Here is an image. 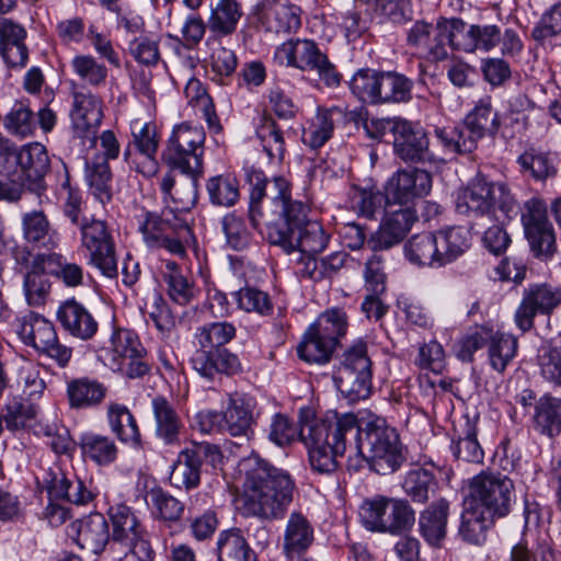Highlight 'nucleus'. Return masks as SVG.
<instances>
[{"label":"nucleus","instance_id":"nucleus-1","mask_svg":"<svg viewBox=\"0 0 561 561\" xmlns=\"http://www.w3.org/2000/svg\"><path fill=\"white\" fill-rule=\"evenodd\" d=\"M249 184L248 215L252 227L265 229L271 244L282 247L287 253L299 250L306 255L324 251L330 236L322 225L308 220V206L291 197V185L283 176L268 180L263 171H245Z\"/></svg>","mask_w":561,"mask_h":561},{"label":"nucleus","instance_id":"nucleus-2","mask_svg":"<svg viewBox=\"0 0 561 561\" xmlns=\"http://www.w3.org/2000/svg\"><path fill=\"white\" fill-rule=\"evenodd\" d=\"M239 468L243 474L240 501L245 514L270 522L284 518L296 488L290 473L259 455L242 459Z\"/></svg>","mask_w":561,"mask_h":561},{"label":"nucleus","instance_id":"nucleus-3","mask_svg":"<svg viewBox=\"0 0 561 561\" xmlns=\"http://www.w3.org/2000/svg\"><path fill=\"white\" fill-rule=\"evenodd\" d=\"M299 422V438L308 449L311 469L319 474H334L336 458L344 455L348 436L356 434V416L344 413L318 419L310 408H302Z\"/></svg>","mask_w":561,"mask_h":561},{"label":"nucleus","instance_id":"nucleus-4","mask_svg":"<svg viewBox=\"0 0 561 561\" xmlns=\"http://www.w3.org/2000/svg\"><path fill=\"white\" fill-rule=\"evenodd\" d=\"M352 437L358 455L378 474L393 473L405 460L398 432L383 417L373 415L364 427L356 420V434Z\"/></svg>","mask_w":561,"mask_h":561},{"label":"nucleus","instance_id":"nucleus-5","mask_svg":"<svg viewBox=\"0 0 561 561\" xmlns=\"http://www.w3.org/2000/svg\"><path fill=\"white\" fill-rule=\"evenodd\" d=\"M456 208L460 214L489 218L500 210L512 218L517 214V201L505 183L479 173L458 193Z\"/></svg>","mask_w":561,"mask_h":561},{"label":"nucleus","instance_id":"nucleus-6","mask_svg":"<svg viewBox=\"0 0 561 561\" xmlns=\"http://www.w3.org/2000/svg\"><path fill=\"white\" fill-rule=\"evenodd\" d=\"M362 525L369 531L400 536L412 529L415 511L404 499L374 495L358 508Z\"/></svg>","mask_w":561,"mask_h":561},{"label":"nucleus","instance_id":"nucleus-7","mask_svg":"<svg viewBox=\"0 0 561 561\" xmlns=\"http://www.w3.org/2000/svg\"><path fill=\"white\" fill-rule=\"evenodd\" d=\"M274 61L279 66L296 68L302 72L314 73L328 88H335L341 82V73L323 53L319 45L308 38H291L274 51Z\"/></svg>","mask_w":561,"mask_h":561},{"label":"nucleus","instance_id":"nucleus-8","mask_svg":"<svg viewBox=\"0 0 561 561\" xmlns=\"http://www.w3.org/2000/svg\"><path fill=\"white\" fill-rule=\"evenodd\" d=\"M460 26L459 18L440 16L435 24L417 20L407 31L405 42L417 58L439 62L448 58V47L456 50V32Z\"/></svg>","mask_w":561,"mask_h":561},{"label":"nucleus","instance_id":"nucleus-9","mask_svg":"<svg viewBox=\"0 0 561 561\" xmlns=\"http://www.w3.org/2000/svg\"><path fill=\"white\" fill-rule=\"evenodd\" d=\"M371 366L367 344L363 340L354 342L342 353L334 381L350 402L364 400L370 396Z\"/></svg>","mask_w":561,"mask_h":561},{"label":"nucleus","instance_id":"nucleus-10","mask_svg":"<svg viewBox=\"0 0 561 561\" xmlns=\"http://www.w3.org/2000/svg\"><path fill=\"white\" fill-rule=\"evenodd\" d=\"M205 138L202 126L181 123L173 127L162 158L171 170L202 174Z\"/></svg>","mask_w":561,"mask_h":561},{"label":"nucleus","instance_id":"nucleus-11","mask_svg":"<svg viewBox=\"0 0 561 561\" xmlns=\"http://www.w3.org/2000/svg\"><path fill=\"white\" fill-rule=\"evenodd\" d=\"M467 496L497 520L507 517L516 503L514 481L493 471H481L471 478Z\"/></svg>","mask_w":561,"mask_h":561},{"label":"nucleus","instance_id":"nucleus-12","mask_svg":"<svg viewBox=\"0 0 561 561\" xmlns=\"http://www.w3.org/2000/svg\"><path fill=\"white\" fill-rule=\"evenodd\" d=\"M77 228L80 247L88 252V263L102 275L115 278L118 274L116 245L107 222L91 216Z\"/></svg>","mask_w":561,"mask_h":561},{"label":"nucleus","instance_id":"nucleus-13","mask_svg":"<svg viewBox=\"0 0 561 561\" xmlns=\"http://www.w3.org/2000/svg\"><path fill=\"white\" fill-rule=\"evenodd\" d=\"M522 225L534 256L550 260L558 251L557 233L548 218V206L540 197H531L524 203Z\"/></svg>","mask_w":561,"mask_h":561},{"label":"nucleus","instance_id":"nucleus-14","mask_svg":"<svg viewBox=\"0 0 561 561\" xmlns=\"http://www.w3.org/2000/svg\"><path fill=\"white\" fill-rule=\"evenodd\" d=\"M19 336L24 344L32 346L39 356H44L58 367L68 366L72 348L60 343L54 324L42 316L30 313L23 317Z\"/></svg>","mask_w":561,"mask_h":561},{"label":"nucleus","instance_id":"nucleus-15","mask_svg":"<svg viewBox=\"0 0 561 561\" xmlns=\"http://www.w3.org/2000/svg\"><path fill=\"white\" fill-rule=\"evenodd\" d=\"M221 459L222 454L217 445L194 443L178 455L170 472V483L180 490H194L201 483L202 466L209 465L215 468Z\"/></svg>","mask_w":561,"mask_h":561},{"label":"nucleus","instance_id":"nucleus-16","mask_svg":"<svg viewBox=\"0 0 561 561\" xmlns=\"http://www.w3.org/2000/svg\"><path fill=\"white\" fill-rule=\"evenodd\" d=\"M111 367L129 379L141 378L150 371L147 351L136 332L116 329L107 347Z\"/></svg>","mask_w":561,"mask_h":561},{"label":"nucleus","instance_id":"nucleus-17","mask_svg":"<svg viewBox=\"0 0 561 561\" xmlns=\"http://www.w3.org/2000/svg\"><path fill=\"white\" fill-rule=\"evenodd\" d=\"M561 306V288L548 283L529 284L523 289L514 312V323L524 334L535 328L537 316L550 317Z\"/></svg>","mask_w":561,"mask_h":561},{"label":"nucleus","instance_id":"nucleus-18","mask_svg":"<svg viewBox=\"0 0 561 561\" xmlns=\"http://www.w3.org/2000/svg\"><path fill=\"white\" fill-rule=\"evenodd\" d=\"M9 176L19 181L28 191L41 196L46 191L45 175L50 161L47 149L39 142H30L16 148Z\"/></svg>","mask_w":561,"mask_h":561},{"label":"nucleus","instance_id":"nucleus-19","mask_svg":"<svg viewBox=\"0 0 561 561\" xmlns=\"http://www.w3.org/2000/svg\"><path fill=\"white\" fill-rule=\"evenodd\" d=\"M169 214L146 213L144 219L139 222V231L149 249L165 250L173 255L183 256L185 247L180 240V234L188 231V227L178 218L172 222L168 218Z\"/></svg>","mask_w":561,"mask_h":561},{"label":"nucleus","instance_id":"nucleus-20","mask_svg":"<svg viewBox=\"0 0 561 561\" xmlns=\"http://www.w3.org/2000/svg\"><path fill=\"white\" fill-rule=\"evenodd\" d=\"M69 113L71 128L76 138L83 145L94 147L103 119L102 99L88 90L73 91Z\"/></svg>","mask_w":561,"mask_h":561},{"label":"nucleus","instance_id":"nucleus-21","mask_svg":"<svg viewBox=\"0 0 561 561\" xmlns=\"http://www.w3.org/2000/svg\"><path fill=\"white\" fill-rule=\"evenodd\" d=\"M37 480L50 501L60 500L76 505H87L94 496L81 479L64 471L57 463L44 470L42 478Z\"/></svg>","mask_w":561,"mask_h":561},{"label":"nucleus","instance_id":"nucleus-22","mask_svg":"<svg viewBox=\"0 0 561 561\" xmlns=\"http://www.w3.org/2000/svg\"><path fill=\"white\" fill-rule=\"evenodd\" d=\"M432 185V174L426 170L404 168L399 169L387 180L385 190L393 204L407 207L409 203L428 195Z\"/></svg>","mask_w":561,"mask_h":561},{"label":"nucleus","instance_id":"nucleus-23","mask_svg":"<svg viewBox=\"0 0 561 561\" xmlns=\"http://www.w3.org/2000/svg\"><path fill=\"white\" fill-rule=\"evenodd\" d=\"M416 220L411 207H399L387 210L378 229L367 239V245L373 252L389 250L400 244Z\"/></svg>","mask_w":561,"mask_h":561},{"label":"nucleus","instance_id":"nucleus-24","mask_svg":"<svg viewBox=\"0 0 561 561\" xmlns=\"http://www.w3.org/2000/svg\"><path fill=\"white\" fill-rule=\"evenodd\" d=\"M194 371L208 381L221 375L233 376L242 371V364L237 354L227 347L203 348L195 346L191 357Z\"/></svg>","mask_w":561,"mask_h":561},{"label":"nucleus","instance_id":"nucleus-25","mask_svg":"<svg viewBox=\"0 0 561 561\" xmlns=\"http://www.w3.org/2000/svg\"><path fill=\"white\" fill-rule=\"evenodd\" d=\"M69 536L73 538L80 549L100 556V561H105V552L110 547L112 536H110L107 522L102 514H90L71 523Z\"/></svg>","mask_w":561,"mask_h":561},{"label":"nucleus","instance_id":"nucleus-26","mask_svg":"<svg viewBox=\"0 0 561 561\" xmlns=\"http://www.w3.org/2000/svg\"><path fill=\"white\" fill-rule=\"evenodd\" d=\"M392 145L394 154L404 162L424 163L433 160L427 135L419 124L402 118Z\"/></svg>","mask_w":561,"mask_h":561},{"label":"nucleus","instance_id":"nucleus-27","mask_svg":"<svg viewBox=\"0 0 561 561\" xmlns=\"http://www.w3.org/2000/svg\"><path fill=\"white\" fill-rule=\"evenodd\" d=\"M107 515L112 525L110 550L115 547H130L133 543L148 541L146 530L135 511L125 503H116L108 507Z\"/></svg>","mask_w":561,"mask_h":561},{"label":"nucleus","instance_id":"nucleus-28","mask_svg":"<svg viewBox=\"0 0 561 561\" xmlns=\"http://www.w3.org/2000/svg\"><path fill=\"white\" fill-rule=\"evenodd\" d=\"M257 16L267 32L288 34L301 25V9L289 0H261Z\"/></svg>","mask_w":561,"mask_h":561},{"label":"nucleus","instance_id":"nucleus-29","mask_svg":"<svg viewBox=\"0 0 561 561\" xmlns=\"http://www.w3.org/2000/svg\"><path fill=\"white\" fill-rule=\"evenodd\" d=\"M497 519L468 496L463 499L458 535L467 543L481 546Z\"/></svg>","mask_w":561,"mask_h":561},{"label":"nucleus","instance_id":"nucleus-30","mask_svg":"<svg viewBox=\"0 0 561 561\" xmlns=\"http://www.w3.org/2000/svg\"><path fill=\"white\" fill-rule=\"evenodd\" d=\"M56 317L69 335L82 341L92 339L99 329V323L92 313L73 298L58 307Z\"/></svg>","mask_w":561,"mask_h":561},{"label":"nucleus","instance_id":"nucleus-31","mask_svg":"<svg viewBox=\"0 0 561 561\" xmlns=\"http://www.w3.org/2000/svg\"><path fill=\"white\" fill-rule=\"evenodd\" d=\"M449 507L446 499H438L419 514L417 531L431 547L439 548L446 539Z\"/></svg>","mask_w":561,"mask_h":561},{"label":"nucleus","instance_id":"nucleus-32","mask_svg":"<svg viewBox=\"0 0 561 561\" xmlns=\"http://www.w3.org/2000/svg\"><path fill=\"white\" fill-rule=\"evenodd\" d=\"M347 121V113L340 106L318 107L316 115L302 130V142L311 149L321 148L332 136L334 128Z\"/></svg>","mask_w":561,"mask_h":561},{"label":"nucleus","instance_id":"nucleus-33","mask_svg":"<svg viewBox=\"0 0 561 561\" xmlns=\"http://www.w3.org/2000/svg\"><path fill=\"white\" fill-rule=\"evenodd\" d=\"M255 400L247 394L230 393L224 410L225 431L231 436L249 438L253 433L252 426L255 423Z\"/></svg>","mask_w":561,"mask_h":561},{"label":"nucleus","instance_id":"nucleus-34","mask_svg":"<svg viewBox=\"0 0 561 561\" xmlns=\"http://www.w3.org/2000/svg\"><path fill=\"white\" fill-rule=\"evenodd\" d=\"M23 240L37 248L54 250L59 244V233L42 209H32L21 216Z\"/></svg>","mask_w":561,"mask_h":561},{"label":"nucleus","instance_id":"nucleus-35","mask_svg":"<svg viewBox=\"0 0 561 561\" xmlns=\"http://www.w3.org/2000/svg\"><path fill=\"white\" fill-rule=\"evenodd\" d=\"M392 204L387 191L381 192L375 185H352L348 191L350 208L367 219H377L379 215H386L387 210H392Z\"/></svg>","mask_w":561,"mask_h":561},{"label":"nucleus","instance_id":"nucleus-36","mask_svg":"<svg viewBox=\"0 0 561 561\" xmlns=\"http://www.w3.org/2000/svg\"><path fill=\"white\" fill-rule=\"evenodd\" d=\"M243 8L238 0H216L209 4L208 31L215 39L231 37L243 16Z\"/></svg>","mask_w":561,"mask_h":561},{"label":"nucleus","instance_id":"nucleus-37","mask_svg":"<svg viewBox=\"0 0 561 561\" xmlns=\"http://www.w3.org/2000/svg\"><path fill=\"white\" fill-rule=\"evenodd\" d=\"M151 410L154 419V434L165 445L180 443L183 423L174 404L162 394L151 399Z\"/></svg>","mask_w":561,"mask_h":561},{"label":"nucleus","instance_id":"nucleus-38","mask_svg":"<svg viewBox=\"0 0 561 561\" xmlns=\"http://www.w3.org/2000/svg\"><path fill=\"white\" fill-rule=\"evenodd\" d=\"M456 50L473 53L476 50L489 51L496 47L502 39V32L497 25L467 24L461 20V26L456 32Z\"/></svg>","mask_w":561,"mask_h":561},{"label":"nucleus","instance_id":"nucleus-39","mask_svg":"<svg viewBox=\"0 0 561 561\" xmlns=\"http://www.w3.org/2000/svg\"><path fill=\"white\" fill-rule=\"evenodd\" d=\"M439 245L436 233H419L404 244V253L413 265L438 268L444 266Z\"/></svg>","mask_w":561,"mask_h":561},{"label":"nucleus","instance_id":"nucleus-40","mask_svg":"<svg viewBox=\"0 0 561 561\" xmlns=\"http://www.w3.org/2000/svg\"><path fill=\"white\" fill-rule=\"evenodd\" d=\"M313 541V527L299 512H293L284 531L283 551L287 558H295L306 552Z\"/></svg>","mask_w":561,"mask_h":561},{"label":"nucleus","instance_id":"nucleus-41","mask_svg":"<svg viewBox=\"0 0 561 561\" xmlns=\"http://www.w3.org/2000/svg\"><path fill=\"white\" fill-rule=\"evenodd\" d=\"M534 430L540 435L554 438L561 433V399L549 393L535 403Z\"/></svg>","mask_w":561,"mask_h":561},{"label":"nucleus","instance_id":"nucleus-42","mask_svg":"<svg viewBox=\"0 0 561 561\" xmlns=\"http://www.w3.org/2000/svg\"><path fill=\"white\" fill-rule=\"evenodd\" d=\"M47 263L44 253L33 257L31 268L24 276L23 289L30 306L44 305L50 293V280L47 276Z\"/></svg>","mask_w":561,"mask_h":561},{"label":"nucleus","instance_id":"nucleus-43","mask_svg":"<svg viewBox=\"0 0 561 561\" xmlns=\"http://www.w3.org/2000/svg\"><path fill=\"white\" fill-rule=\"evenodd\" d=\"M106 387L88 377L76 378L67 383V397L72 409H90L100 405L106 397Z\"/></svg>","mask_w":561,"mask_h":561},{"label":"nucleus","instance_id":"nucleus-44","mask_svg":"<svg viewBox=\"0 0 561 561\" xmlns=\"http://www.w3.org/2000/svg\"><path fill=\"white\" fill-rule=\"evenodd\" d=\"M216 552L218 561H257L256 553L240 528L220 531L216 542Z\"/></svg>","mask_w":561,"mask_h":561},{"label":"nucleus","instance_id":"nucleus-45","mask_svg":"<svg viewBox=\"0 0 561 561\" xmlns=\"http://www.w3.org/2000/svg\"><path fill=\"white\" fill-rule=\"evenodd\" d=\"M413 81L397 71H381L377 104L408 103L412 100Z\"/></svg>","mask_w":561,"mask_h":561},{"label":"nucleus","instance_id":"nucleus-46","mask_svg":"<svg viewBox=\"0 0 561 561\" xmlns=\"http://www.w3.org/2000/svg\"><path fill=\"white\" fill-rule=\"evenodd\" d=\"M84 179L96 199L102 204L111 201L112 172L106 158L94 154L92 158L87 159Z\"/></svg>","mask_w":561,"mask_h":561},{"label":"nucleus","instance_id":"nucleus-47","mask_svg":"<svg viewBox=\"0 0 561 561\" xmlns=\"http://www.w3.org/2000/svg\"><path fill=\"white\" fill-rule=\"evenodd\" d=\"M435 135L450 153H468L476 149L477 144L484 136L476 133L471 126L463 122L462 126L436 128Z\"/></svg>","mask_w":561,"mask_h":561},{"label":"nucleus","instance_id":"nucleus-48","mask_svg":"<svg viewBox=\"0 0 561 561\" xmlns=\"http://www.w3.org/2000/svg\"><path fill=\"white\" fill-rule=\"evenodd\" d=\"M444 266L453 263L471 247V233L462 226H454L435 232Z\"/></svg>","mask_w":561,"mask_h":561},{"label":"nucleus","instance_id":"nucleus-49","mask_svg":"<svg viewBox=\"0 0 561 561\" xmlns=\"http://www.w3.org/2000/svg\"><path fill=\"white\" fill-rule=\"evenodd\" d=\"M107 421L111 431L126 444H140V431L137 421L129 409L119 403H111L107 408Z\"/></svg>","mask_w":561,"mask_h":561},{"label":"nucleus","instance_id":"nucleus-50","mask_svg":"<svg viewBox=\"0 0 561 561\" xmlns=\"http://www.w3.org/2000/svg\"><path fill=\"white\" fill-rule=\"evenodd\" d=\"M336 348L334 344L308 327L297 345V355L308 364L325 365L332 359Z\"/></svg>","mask_w":561,"mask_h":561},{"label":"nucleus","instance_id":"nucleus-51","mask_svg":"<svg viewBox=\"0 0 561 561\" xmlns=\"http://www.w3.org/2000/svg\"><path fill=\"white\" fill-rule=\"evenodd\" d=\"M79 447L85 458L101 466L114 462L118 455V448L111 437L95 433L82 434Z\"/></svg>","mask_w":561,"mask_h":561},{"label":"nucleus","instance_id":"nucleus-52","mask_svg":"<svg viewBox=\"0 0 561 561\" xmlns=\"http://www.w3.org/2000/svg\"><path fill=\"white\" fill-rule=\"evenodd\" d=\"M256 136L271 161L284 160L286 152L284 131L272 116L264 115L261 118L256 126Z\"/></svg>","mask_w":561,"mask_h":561},{"label":"nucleus","instance_id":"nucleus-53","mask_svg":"<svg viewBox=\"0 0 561 561\" xmlns=\"http://www.w3.org/2000/svg\"><path fill=\"white\" fill-rule=\"evenodd\" d=\"M163 280L168 286V295L178 305L186 306L196 297L198 289L194 283L185 277L174 261L165 263Z\"/></svg>","mask_w":561,"mask_h":561},{"label":"nucleus","instance_id":"nucleus-54","mask_svg":"<svg viewBox=\"0 0 561 561\" xmlns=\"http://www.w3.org/2000/svg\"><path fill=\"white\" fill-rule=\"evenodd\" d=\"M465 122L482 136L486 134L495 135L503 123L502 117L493 112L490 95H484L476 102L473 108L467 114Z\"/></svg>","mask_w":561,"mask_h":561},{"label":"nucleus","instance_id":"nucleus-55","mask_svg":"<svg viewBox=\"0 0 561 561\" xmlns=\"http://www.w3.org/2000/svg\"><path fill=\"white\" fill-rule=\"evenodd\" d=\"M557 158L548 151L529 148L522 153L517 162L523 172H527L536 181H546L557 174Z\"/></svg>","mask_w":561,"mask_h":561},{"label":"nucleus","instance_id":"nucleus-56","mask_svg":"<svg viewBox=\"0 0 561 561\" xmlns=\"http://www.w3.org/2000/svg\"><path fill=\"white\" fill-rule=\"evenodd\" d=\"M237 334V328L228 321L205 323L196 328L194 345L203 348L225 347Z\"/></svg>","mask_w":561,"mask_h":561},{"label":"nucleus","instance_id":"nucleus-57","mask_svg":"<svg viewBox=\"0 0 561 561\" xmlns=\"http://www.w3.org/2000/svg\"><path fill=\"white\" fill-rule=\"evenodd\" d=\"M309 327L327 341L334 344L335 347H339L340 340L347 332V316L342 309H329L322 312Z\"/></svg>","mask_w":561,"mask_h":561},{"label":"nucleus","instance_id":"nucleus-58","mask_svg":"<svg viewBox=\"0 0 561 561\" xmlns=\"http://www.w3.org/2000/svg\"><path fill=\"white\" fill-rule=\"evenodd\" d=\"M437 488V481L432 471L424 468L411 469L407 472L402 489L414 503H425L430 494Z\"/></svg>","mask_w":561,"mask_h":561},{"label":"nucleus","instance_id":"nucleus-59","mask_svg":"<svg viewBox=\"0 0 561 561\" xmlns=\"http://www.w3.org/2000/svg\"><path fill=\"white\" fill-rule=\"evenodd\" d=\"M3 125L8 133L15 137H30L37 129L36 115L31 110L28 103L18 101L4 116Z\"/></svg>","mask_w":561,"mask_h":561},{"label":"nucleus","instance_id":"nucleus-60","mask_svg":"<svg viewBox=\"0 0 561 561\" xmlns=\"http://www.w3.org/2000/svg\"><path fill=\"white\" fill-rule=\"evenodd\" d=\"M518 340L512 334L494 332L488 346L489 362L497 373H504L516 356Z\"/></svg>","mask_w":561,"mask_h":561},{"label":"nucleus","instance_id":"nucleus-61","mask_svg":"<svg viewBox=\"0 0 561 561\" xmlns=\"http://www.w3.org/2000/svg\"><path fill=\"white\" fill-rule=\"evenodd\" d=\"M348 116V119L356 125L362 124L367 137L374 140H383L388 134L393 137L402 119L400 117H368V112L364 107L351 111Z\"/></svg>","mask_w":561,"mask_h":561},{"label":"nucleus","instance_id":"nucleus-62","mask_svg":"<svg viewBox=\"0 0 561 561\" xmlns=\"http://www.w3.org/2000/svg\"><path fill=\"white\" fill-rule=\"evenodd\" d=\"M47 271L61 280L67 287H78L83 284L84 271L80 264L68 262L60 253H44Z\"/></svg>","mask_w":561,"mask_h":561},{"label":"nucleus","instance_id":"nucleus-63","mask_svg":"<svg viewBox=\"0 0 561 561\" xmlns=\"http://www.w3.org/2000/svg\"><path fill=\"white\" fill-rule=\"evenodd\" d=\"M70 66L73 73L92 88H99L106 82L107 68L92 55H77L72 58Z\"/></svg>","mask_w":561,"mask_h":561},{"label":"nucleus","instance_id":"nucleus-64","mask_svg":"<svg viewBox=\"0 0 561 561\" xmlns=\"http://www.w3.org/2000/svg\"><path fill=\"white\" fill-rule=\"evenodd\" d=\"M537 360L540 376L554 386H561V342L542 345Z\"/></svg>","mask_w":561,"mask_h":561}]
</instances>
